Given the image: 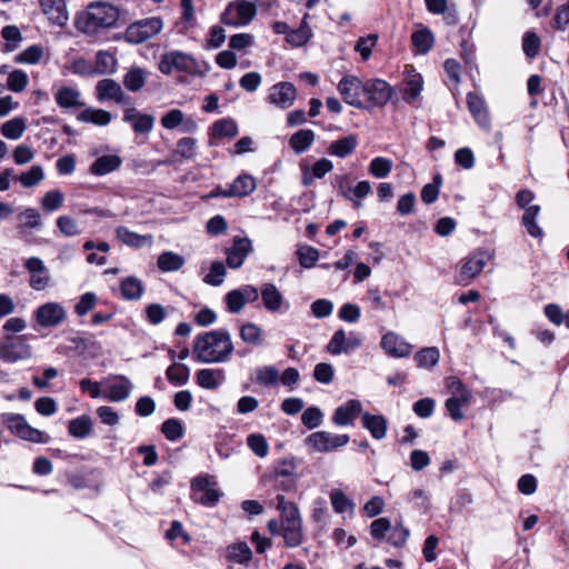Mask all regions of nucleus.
<instances>
[{
	"instance_id": "1",
	"label": "nucleus",
	"mask_w": 569,
	"mask_h": 569,
	"mask_svg": "<svg viewBox=\"0 0 569 569\" xmlns=\"http://www.w3.org/2000/svg\"><path fill=\"white\" fill-rule=\"evenodd\" d=\"M231 336L226 329L198 335L193 340L192 356L200 363H224L233 353Z\"/></svg>"
},
{
	"instance_id": "2",
	"label": "nucleus",
	"mask_w": 569,
	"mask_h": 569,
	"mask_svg": "<svg viewBox=\"0 0 569 569\" xmlns=\"http://www.w3.org/2000/svg\"><path fill=\"white\" fill-rule=\"evenodd\" d=\"M119 19V10L107 2H93L78 20L79 28L86 33H96L100 29H109L116 26Z\"/></svg>"
},
{
	"instance_id": "3",
	"label": "nucleus",
	"mask_w": 569,
	"mask_h": 569,
	"mask_svg": "<svg viewBox=\"0 0 569 569\" xmlns=\"http://www.w3.org/2000/svg\"><path fill=\"white\" fill-rule=\"evenodd\" d=\"M159 71L163 74L173 72L184 73L187 76H198L201 73L200 66L196 58L180 50H171L160 57Z\"/></svg>"
},
{
	"instance_id": "4",
	"label": "nucleus",
	"mask_w": 569,
	"mask_h": 569,
	"mask_svg": "<svg viewBox=\"0 0 569 569\" xmlns=\"http://www.w3.org/2000/svg\"><path fill=\"white\" fill-rule=\"evenodd\" d=\"M257 16V4L248 0L229 2L220 14V22L227 27L240 28L248 26Z\"/></svg>"
},
{
	"instance_id": "5",
	"label": "nucleus",
	"mask_w": 569,
	"mask_h": 569,
	"mask_svg": "<svg viewBox=\"0 0 569 569\" xmlns=\"http://www.w3.org/2000/svg\"><path fill=\"white\" fill-rule=\"evenodd\" d=\"M163 21L160 17L144 18L132 22L124 31V40L129 43H142L161 32Z\"/></svg>"
},
{
	"instance_id": "6",
	"label": "nucleus",
	"mask_w": 569,
	"mask_h": 569,
	"mask_svg": "<svg viewBox=\"0 0 569 569\" xmlns=\"http://www.w3.org/2000/svg\"><path fill=\"white\" fill-rule=\"evenodd\" d=\"M365 87L366 81L353 74H347L339 81L337 89L347 104L361 109L366 106Z\"/></svg>"
},
{
	"instance_id": "7",
	"label": "nucleus",
	"mask_w": 569,
	"mask_h": 569,
	"mask_svg": "<svg viewBox=\"0 0 569 569\" xmlns=\"http://www.w3.org/2000/svg\"><path fill=\"white\" fill-rule=\"evenodd\" d=\"M393 94V88L382 79H369L365 87V108L373 109L386 106Z\"/></svg>"
},
{
	"instance_id": "8",
	"label": "nucleus",
	"mask_w": 569,
	"mask_h": 569,
	"mask_svg": "<svg viewBox=\"0 0 569 569\" xmlns=\"http://www.w3.org/2000/svg\"><path fill=\"white\" fill-rule=\"evenodd\" d=\"M216 485L214 479L208 475L194 478L191 482L193 500L204 507H214L221 497Z\"/></svg>"
},
{
	"instance_id": "9",
	"label": "nucleus",
	"mask_w": 569,
	"mask_h": 569,
	"mask_svg": "<svg viewBox=\"0 0 569 569\" xmlns=\"http://www.w3.org/2000/svg\"><path fill=\"white\" fill-rule=\"evenodd\" d=\"M350 438L348 435H333L328 431H317L305 439V443L315 452H329L346 446Z\"/></svg>"
},
{
	"instance_id": "10",
	"label": "nucleus",
	"mask_w": 569,
	"mask_h": 569,
	"mask_svg": "<svg viewBox=\"0 0 569 569\" xmlns=\"http://www.w3.org/2000/svg\"><path fill=\"white\" fill-rule=\"evenodd\" d=\"M97 99L100 102L113 101L118 104L129 106L131 98L124 93L121 86L113 79H102L96 86Z\"/></svg>"
},
{
	"instance_id": "11",
	"label": "nucleus",
	"mask_w": 569,
	"mask_h": 569,
	"mask_svg": "<svg viewBox=\"0 0 569 569\" xmlns=\"http://www.w3.org/2000/svg\"><path fill=\"white\" fill-rule=\"evenodd\" d=\"M491 254L485 250H477L467 257L459 272V282H468L483 270Z\"/></svg>"
},
{
	"instance_id": "12",
	"label": "nucleus",
	"mask_w": 569,
	"mask_h": 569,
	"mask_svg": "<svg viewBox=\"0 0 569 569\" xmlns=\"http://www.w3.org/2000/svg\"><path fill=\"white\" fill-rule=\"evenodd\" d=\"M1 422L10 432L23 440L36 441V429L20 413L4 412Z\"/></svg>"
},
{
	"instance_id": "13",
	"label": "nucleus",
	"mask_w": 569,
	"mask_h": 569,
	"mask_svg": "<svg viewBox=\"0 0 569 569\" xmlns=\"http://www.w3.org/2000/svg\"><path fill=\"white\" fill-rule=\"evenodd\" d=\"M251 251L252 243L249 238L234 237L232 246L226 250L227 264L231 269L240 268Z\"/></svg>"
},
{
	"instance_id": "14",
	"label": "nucleus",
	"mask_w": 569,
	"mask_h": 569,
	"mask_svg": "<svg viewBox=\"0 0 569 569\" xmlns=\"http://www.w3.org/2000/svg\"><path fill=\"white\" fill-rule=\"evenodd\" d=\"M297 91L291 82H279L271 87L268 101L281 109H288L296 100Z\"/></svg>"
},
{
	"instance_id": "15",
	"label": "nucleus",
	"mask_w": 569,
	"mask_h": 569,
	"mask_svg": "<svg viewBox=\"0 0 569 569\" xmlns=\"http://www.w3.org/2000/svg\"><path fill=\"white\" fill-rule=\"evenodd\" d=\"M361 412V402L357 399H350L346 403L336 408L332 415V422L339 427L352 426Z\"/></svg>"
},
{
	"instance_id": "16",
	"label": "nucleus",
	"mask_w": 569,
	"mask_h": 569,
	"mask_svg": "<svg viewBox=\"0 0 569 569\" xmlns=\"http://www.w3.org/2000/svg\"><path fill=\"white\" fill-rule=\"evenodd\" d=\"M30 355V347L24 343L21 337L7 338V341L0 345V358L4 361L13 362Z\"/></svg>"
},
{
	"instance_id": "17",
	"label": "nucleus",
	"mask_w": 569,
	"mask_h": 569,
	"mask_svg": "<svg viewBox=\"0 0 569 569\" xmlns=\"http://www.w3.org/2000/svg\"><path fill=\"white\" fill-rule=\"evenodd\" d=\"M131 381L124 376H117L112 382L106 385L102 398L113 402L126 400L132 390Z\"/></svg>"
},
{
	"instance_id": "18",
	"label": "nucleus",
	"mask_w": 569,
	"mask_h": 569,
	"mask_svg": "<svg viewBox=\"0 0 569 569\" xmlns=\"http://www.w3.org/2000/svg\"><path fill=\"white\" fill-rule=\"evenodd\" d=\"M381 348L391 357L403 358L411 353L412 346L395 332H387L380 342Z\"/></svg>"
},
{
	"instance_id": "19",
	"label": "nucleus",
	"mask_w": 569,
	"mask_h": 569,
	"mask_svg": "<svg viewBox=\"0 0 569 569\" xmlns=\"http://www.w3.org/2000/svg\"><path fill=\"white\" fill-rule=\"evenodd\" d=\"M47 19L57 26L67 23L69 14L64 0H38Z\"/></svg>"
},
{
	"instance_id": "20",
	"label": "nucleus",
	"mask_w": 569,
	"mask_h": 569,
	"mask_svg": "<svg viewBox=\"0 0 569 569\" xmlns=\"http://www.w3.org/2000/svg\"><path fill=\"white\" fill-rule=\"evenodd\" d=\"M123 121L130 123L137 134L149 133L154 124L153 116L141 113L133 107L124 111Z\"/></svg>"
},
{
	"instance_id": "21",
	"label": "nucleus",
	"mask_w": 569,
	"mask_h": 569,
	"mask_svg": "<svg viewBox=\"0 0 569 569\" xmlns=\"http://www.w3.org/2000/svg\"><path fill=\"white\" fill-rule=\"evenodd\" d=\"M66 318L64 308L57 302H48L38 308V323L52 327L61 323Z\"/></svg>"
},
{
	"instance_id": "22",
	"label": "nucleus",
	"mask_w": 569,
	"mask_h": 569,
	"mask_svg": "<svg viewBox=\"0 0 569 569\" xmlns=\"http://www.w3.org/2000/svg\"><path fill=\"white\" fill-rule=\"evenodd\" d=\"M194 378L199 387L216 390L224 382L226 372L221 368H204L198 370Z\"/></svg>"
},
{
	"instance_id": "23",
	"label": "nucleus",
	"mask_w": 569,
	"mask_h": 569,
	"mask_svg": "<svg viewBox=\"0 0 569 569\" xmlns=\"http://www.w3.org/2000/svg\"><path fill=\"white\" fill-rule=\"evenodd\" d=\"M333 169V163L327 158L316 161L311 167L301 166L302 184L306 187L312 186L315 179H321Z\"/></svg>"
},
{
	"instance_id": "24",
	"label": "nucleus",
	"mask_w": 569,
	"mask_h": 569,
	"mask_svg": "<svg viewBox=\"0 0 569 569\" xmlns=\"http://www.w3.org/2000/svg\"><path fill=\"white\" fill-rule=\"evenodd\" d=\"M261 299L264 308L270 312H279L282 307L286 305V309H288V303L284 302L282 293L278 290V288L270 282L263 283L261 286Z\"/></svg>"
},
{
	"instance_id": "25",
	"label": "nucleus",
	"mask_w": 569,
	"mask_h": 569,
	"mask_svg": "<svg viewBox=\"0 0 569 569\" xmlns=\"http://www.w3.org/2000/svg\"><path fill=\"white\" fill-rule=\"evenodd\" d=\"M403 100L411 104L419 98L421 91L423 90L422 76L416 72L415 69L410 68L409 70L407 68V74L403 80Z\"/></svg>"
},
{
	"instance_id": "26",
	"label": "nucleus",
	"mask_w": 569,
	"mask_h": 569,
	"mask_svg": "<svg viewBox=\"0 0 569 569\" xmlns=\"http://www.w3.org/2000/svg\"><path fill=\"white\" fill-rule=\"evenodd\" d=\"M36 232V209L29 208L18 216V237L27 243H32Z\"/></svg>"
},
{
	"instance_id": "27",
	"label": "nucleus",
	"mask_w": 569,
	"mask_h": 569,
	"mask_svg": "<svg viewBox=\"0 0 569 569\" xmlns=\"http://www.w3.org/2000/svg\"><path fill=\"white\" fill-rule=\"evenodd\" d=\"M122 164V159L118 154H103L98 157L89 167V172L93 176H106L118 170Z\"/></svg>"
},
{
	"instance_id": "28",
	"label": "nucleus",
	"mask_w": 569,
	"mask_h": 569,
	"mask_svg": "<svg viewBox=\"0 0 569 569\" xmlns=\"http://www.w3.org/2000/svg\"><path fill=\"white\" fill-rule=\"evenodd\" d=\"M361 420L363 428L370 432L372 438L376 440H381L386 437L388 421L382 415H371L369 412H365Z\"/></svg>"
},
{
	"instance_id": "29",
	"label": "nucleus",
	"mask_w": 569,
	"mask_h": 569,
	"mask_svg": "<svg viewBox=\"0 0 569 569\" xmlns=\"http://www.w3.org/2000/svg\"><path fill=\"white\" fill-rule=\"evenodd\" d=\"M281 537L288 548L299 547L305 539L302 520L282 523Z\"/></svg>"
},
{
	"instance_id": "30",
	"label": "nucleus",
	"mask_w": 569,
	"mask_h": 569,
	"mask_svg": "<svg viewBox=\"0 0 569 569\" xmlns=\"http://www.w3.org/2000/svg\"><path fill=\"white\" fill-rule=\"evenodd\" d=\"M56 101L59 107L64 109H78L84 107L80 91L72 87H62L58 89L56 92Z\"/></svg>"
},
{
	"instance_id": "31",
	"label": "nucleus",
	"mask_w": 569,
	"mask_h": 569,
	"mask_svg": "<svg viewBox=\"0 0 569 569\" xmlns=\"http://www.w3.org/2000/svg\"><path fill=\"white\" fill-rule=\"evenodd\" d=\"M224 557L229 562L248 565L252 559V551L247 542L240 541L229 545Z\"/></svg>"
},
{
	"instance_id": "32",
	"label": "nucleus",
	"mask_w": 569,
	"mask_h": 569,
	"mask_svg": "<svg viewBox=\"0 0 569 569\" xmlns=\"http://www.w3.org/2000/svg\"><path fill=\"white\" fill-rule=\"evenodd\" d=\"M241 340L250 346L260 347L264 343V331L254 322H244L239 329Z\"/></svg>"
},
{
	"instance_id": "33",
	"label": "nucleus",
	"mask_w": 569,
	"mask_h": 569,
	"mask_svg": "<svg viewBox=\"0 0 569 569\" xmlns=\"http://www.w3.org/2000/svg\"><path fill=\"white\" fill-rule=\"evenodd\" d=\"M358 146V139L355 134L346 136L341 139L332 141L328 147V152L331 156L346 158L350 156Z\"/></svg>"
},
{
	"instance_id": "34",
	"label": "nucleus",
	"mask_w": 569,
	"mask_h": 569,
	"mask_svg": "<svg viewBox=\"0 0 569 569\" xmlns=\"http://www.w3.org/2000/svg\"><path fill=\"white\" fill-rule=\"evenodd\" d=\"M276 508L280 512V522H295L302 520L300 511L296 503L289 501L282 495L276 497Z\"/></svg>"
},
{
	"instance_id": "35",
	"label": "nucleus",
	"mask_w": 569,
	"mask_h": 569,
	"mask_svg": "<svg viewBox=\"0 0 569 569\" xmlns=\"http://www.w3.org/2000/svg\"><path fill=\"white\" fill-rule=\"evenodd\" d=\"M256 187V179L248 173H242L232 181L230 190L233 198H243L251 194Z\"/></svg>"
},
{
	"instance_id": "36",
	"label": "nucleus",
	"mask_w": 569,
	"mask_h": 569,
	"mask_svg": "<svg viewBox=\"0 0 569 569\" xmlns=\"http://www.w3.org/2000/svg\"><path fill=\"white\" fill-rule=\"evenodd\" d=\"M112 116L109 111L96 108H86L78 113L77 120L96 126H107L111 122Z\"/></svg>"
},
{
	"instance_id": "37",
	"label": "nucleus",
	"mask_w": 569,
	"mask_h": 569,
	"mask_svg": "<svg viewBox=\"0 0 569 569\" xmlns=\"http://www.w3.org/2000/svg\"><path fill=\"white\" fill-rule=\"evenodd\" d=\"M120 292L126 300H138L144 292L143 283L137 277H127L121 280Z\"/></svg>"
},
{
	"instance_id": "38",
	"label": "nucleus",
	"mask_w": 569,
	"mask_h": 569,
	"mask_svg": "<svg viewBox=\"0 0 569 569\" xmlns=\"http://www.w3.org/2000/svg\"><path fill=\"white\" fill-rule=\"evenodd\" d=\"M315 141V132L310 129H301L295 132L289 139V146L300 154L308 150Z\"/></svg>"
},
{
	"instance_id": "39",
	"label": "nucleus",
	"mask_w": 569,
	"mask_h": 569,
	"mask_svg": "<svg viewBox=\"0 0 569 569\" xmlns=\"http://www.w3.org/2000/svg\"><path fill=\"white\" fill-rule=\"evenodd\" d=\"M467 104L478 123L486 124L488 122V113L485 101L479 94L469 92L467 94Z\"/></svg>"
},
{
	"instance_id": "40",
	"label": "nucleus",
	"mask_w": 569,
	"mask_h": 569,
	"mask_svg": "<svg viewBox=\"0 0 569 569\" xmlns=\"http://www.w3.org/2000/svg\"><path fill=\"white\" fill-rule=\"evenodd\" d=\"M539 212L540 207L538 204H532L525 209V213L522 216V224L528 233L533 238H541L543 236L542 229L536 222V218Z\"/></svg>"
},
{
	"instance_id": "41",
	"label": "nucleus",
	"mask_w": 569,
	"mask_h": 569,
	"mask_svg": "<svg viewBox=\"0 0 569 569\" xmlns=\"http://www.w3.org/2000/svg\"><path fill=\"white\" fill-rule=\"evenodd\" d=\"M166 377L173 386H184L190 378V369L187 365L173 362L166 370Z\"/></svg>"
},
{
	"instance_id": "42",
	"label": "nucleus",
	"mask_w": 569,
	"mask_h": 569,
	"mask_svg": "<svg viewBox=\"0 0 569 569\" xmlns=\"http://www.w3.org/2000/svg\"><path fill=\"white\" fill-rule=\"evenodd\" d=\"M69 433L78 439H83L90 436L92 431V420L89 416H80L69 421Z\"/></svg>"
},
{
	"instance_id": "43",
	"label": "nucleus",
	"mask_w": 569,
	"mask_h": 569,
	"mask_svg": "<svg viewBox=\"0 0 569 569\" xmlns=\"http://www.w3.org/2000/svg\"><path fill=\"white\" fill-rule=\"evenodd\" d=\"M117 238L130 247H142L146 243H150L152 241L151 236H141L133 231H130L127 227H118L116 229Z\"/></svg>"
},
{
	"instance_id": "44",
	"label": "nucleus",
	"mask_w": 569,
	"mask_h": 569,
	"mask_svg": "<svg viewBox=\"0 0 569 569\" xmlns=\"http://www.w3.org/2000/svg\"><path fill=\"white\" fill-rule=\"evenodd\" d=\"M157 264L161 271L172 272L183 267L184 258L172 251H166L159 256Z\"/></svg>"
},
{
	"instance_id": "45",
	"label": "nucleus",
	"mask_w": 569,
	"mask_h": 569,
	"mask_svg": "<svg viewBox=\"0 0 569 569\" xmlns=\"http://www.w3.org/2000/svg\"><path fill=\"white\" fill-rule=\"evenodd\" d=\"M411 41L417 52L426 54L432 48L435 37L429 29H421L412 33Z\"/></svg>"
},
{
	"instance_id": "46",
	"label": "nucleus",
	"mask_w": 569,
	"mask_h": 569,
	"mask_svg": "<svg viewBox=\"0 0 569 569\" xmlns=\"http://www.w3.org/2000/svg\"><path fill=\"white\" fill-rule=\"evenodd\" d=\"M1 36L7 41L1 49L3 53L14 51L22 41V34L16 26H4L1 30Z\"/></svg>"
},
{
	"instance_id": "47",
	"label": "nucleus",
	"mask_w": 569,
	"mask_h": 569,
	"mask_svg": "<svg viewBox=\"0 0 569 569\" xmlns=\"http://www.w3.org/2000/svg\"><path fill=\"white\" fill-rule=\"evenodd\" d=\"M146 83V72L139 67H132L123 77L124 87L132 92L139 91Z\"/></svg>"
},
{
	"instance_id": "48",
	"label": "nucleus",
	"mask_w": 569,
	"mask_h": 569,
	"mask_svg": "<svg viewBox=\"0 0 569 569\" xmlns=\"http://www.w3.org/2000/svg\"><path fill=\"white\" fill-rule=\"evenodd\" d=\"M306 18H307V16H305V18L302 19L301 24H300L299 28L289 31V33L287 34V41L292 47H301V46H303L305 43L308 42V40L312 36L311 28L306 22Z\"/></svg>"
},
{
	"instance_id": "49",
	"label": "nucleus",
	"mask_w": 569,
	"mask_h": 569,
	"mask_svg": "<svg viewBox=\"0 0 569 569\" xmlns=\"http://www.w3.org/2000/svg\"><path fill=\"white\" fill-rule=\"evenodd\" d=\"M117 59L108 51H99L96 54L93 71L96 74L111 73L116 70Z\"/></svg>"
},
{
	"instance_id": "50",
	"label": "nucleus",
	"mask_w": 569,
	"mask_h": 569,
	"mask_svg": "<svg viewBox=\"0 0 569 569\" xmlns=\"http://www.w3.org/2000/svg\"><path fill=\"white\" fill-rule=\"evenodd\" d=\"M26 129V123L22 118H13L1 124L0 132L3 137L10 140H17L22 137Z\"/></svg>"
},
{
	"instance_id": "51",
	"label": "nucleus",
	"mask_w": 569,
	"mask_h": 569,
	"mask_svg": "<svg viewBox=\"0 0 569 569\" xmlns=\"http://www.w3.org/2000/svg\"><path fill=\"white\" fill-rule=\"evenodd\" d=\"M330 501L332 505L333 510L337 513H345V512H353L355 503L352 500H350L343 491L339 489H333L330 492Z\"/></svg>"
},
{
	"instance_id": "52",
	"label": "nucleus",
	"mask_w": 569,
	"mask_h": 569,
	"mask_svg": "<svg viewBox=\"0 0 569 569\" xmlns=\"http://www.w3.org/2000/svg\"><path fill=\"white\" fill-rule=\"evenodd\" d=\"M198 141L191 137H184L177 141V148L174 154L179 156L183 160H192L197 154Z\"/></svg>"
},
{
	"instance_id": "53",
	"label": "nucleus",
	"mask_w": 569,
	"mask_h": 569,
	"mask_svg": "<svg viewBox=\"0 0 569 569\" xmlns=\"http://www.w3.org/2000/svg\"><path fill=\"white\" fill-rule=\"evenodd\" d=\"M439 358L440 352L436 347L423 348L415 356V360L418 367L421 368H431L436 366L439 361Z\"/></svg>"
},
{
	"instance_id": "54",
	"label": "nucleus",
	"mask_w": 569,
	"mask_h": 569,
	"mask_svg": "<svg viewBox=\"0 0 569 569\" xmlns=\"http://www.w3.org/2000/svg\"><path fill=\"white\" fill-rule=\"evenodd\" d=\"M212 133L219 138H233L238 134V126L232 119H220L212 124Z\"/></svg>"
},
{
	"instance_id": "55",
	"label": "nucleus",
	"mask_w": 569,
	"mask_h": 569,
	"mask_svg": "<svg viewBox=\"0 0 569 569\" xmlns=\"http://www.w3.org/2000/svg\"><path fill=\"white\" fill-rule=\"evenodd\" d=\"M279 380V370L274 366H262L256 369V382L269 387Z\"/></svg>"
},
{
	"instance_id": "56",
	"label": "nucleus",
	"mask_w": 569,
	"mask_h": 569,
	"mask_svg": "<svg viewBox=\"0 0 569 569\" xmlns=\"http://www.w3.org/2000/svg\"><path fill=\"white\" fill-rule=\"evenodd\" d=\"M442 184V177L440 173L433 176L432 182L423 186L421 190V200L427 203H433L439 196L440 188Z\"/></svg>"
},
{
	"instance_id": "57",
	"label": "nucleus",
	"mask_w": 569,
	"mask_h": 569,
	"mask_svg": "<svg viewBox=\"0 0 569 569\" xmlns=\"http://www.w3.org/2000/svg\"><path fill=\"white\" fill-rule=\"evenodd\" d=\"M161 432L169 441H177L183 436V426L179 419L170 418L161 425Z\"/></svg>"
},
{
	"instance_id": "58",
	"label": "nucleus",
	"mask_w": 569,
	"mask_h": 569,
	"mask_svg": "<svg viewBox=\"0 0 569 569\" xmlns=\"http://www.w3.org/2000/svg\"><path fill=\"white\" fill-rule=\"evenodd\" d=\"M227 274L226 267L221 261H213L210 266L208 274L203 278V282L213 287L223 283Z\"/></svg>"
},
{
	"instance_id": "59",
	"label": "nucleus",
	"mask_w": 569,
	"mask_h": 569,
	"mask_svg": "<svg viewBox=\"0 0 569 569\" xmlns=\"http://www.w3.org/2000/svg\"><path fill=\"white\" fill-rule=\"evenodd\" d=\"M392 169V161L385 157H376L369 164V172L378 178L382 179L389 176Z\"/></svg>"
},
{
	"instance_id": "60",
	"label": "nucleus",
	"mask_w": 569,
	"mask_h": 569,
	"mask_svg": "<svg viewBox=\"0 0 569 569\" xmlns=\"http://www.w3.org/2000/svg\"><path fill=\"white\" fill-rule=\"evenodd\" d=\"M446 386L449 392L451 393V398H458L461 400L471 399L470 390L463 385V382L459 378L448 377L446 379Z\"/></svg>"
},
{
	"instance_id": "61",
	"label": "nucleus",
	"mask_w": 569,
	"mask_h": 569,
	"mask_svg": "<svg viewBox=\"0 0 569 569\" xmlns=\"http://www.w3.org/2000/svg\"><path fill=\"white\" fill-rule=\"evenodd\" d=\"M349 191L348 200L352 202L353 208H360L362 207V199L371 192V186L369 181L363 180L358 182L355 188L349 187Z\"/></svg>"
},
{
	"instance_id": "62",
	"label": "nucleus",
	"mask_w": 569,
	"mask_h": 569,
	"mask_svg": "<svg viewBox=\"0 0 569 569\" xmlns=\"http://www.w3.org/2000/svg\"><path fill=\"white\" fill-rule=\"evenodd\" d=\"M298 260L301 267L312 268L319 259L318 249L311 246H300L297 250Z\"/></svg>"
},
{
	"instance_id": "63",
	"label": "nucleus",
	"mask_w": 569,
	"mask_h": 569,
	"mask_svg": "<svg viewBox=\"0 0 569 569\" xmlns=\"http://www.w3.org/2000/svg\"><path fill=\"white\" fill-rule=\"evenodd\" d=\"M63 201L64 194L60 190L53 189L51 191H48L43 196L41 200V206L44 211L53 212L57 211L62 206Z\"/></svg>"
},
{
	"instance_id": "64",
	"label": "nucleus",
	"mask_w": 569,
	"mask_h": 569,
	"mask_svg": "<svg viewBox=\"0 0 569 569\" xmlns=\"http://www.w3.org/2000/svg\"><path fill=\"white\" fill-rule=\"evenodd\" d=\"M540 38L533 31H527L522 38V50L528 58L539 53Z\"/></svg>"
}]
</instances>
